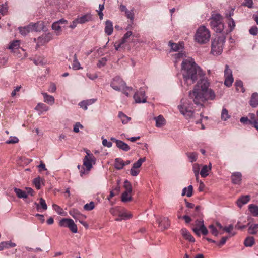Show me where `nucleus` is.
Here are the masks:
<instances>
[{
  "instance_id": "obj_33",
  "label": "nucleus",
  "mask_w": 258,
  "mask_h": 258,
  "mask_svg": "<svg viewBox=\"0 0 258 258\" xmlns=\"http://www.w3.org/2000/svg\"><path fill=\"white\" fill-rule=\"evenodd\" d=\"M121 199L123 202H127L132 201V191H124L121 195Z\"/></svg>"
},
{
  "instance_id": "obj_21",
  "label": "nucleus",
  "mask_w": 258,
  "mask_h": 258,
  "mask_svg": "<svg viewBox=\"0 0 258 258\" xmlns=\"http://www.w3.org/2000/svg\"><path fill=\"white\" fill-rule=\"evenodd\" d=\"M181 233L182 236L187 240L190 242H194L195 238L190 233V232L185 228H182L181 230Z\"/></svg>"
},
{
  "instance_id": "obj_59",
  "label": "nucleus",
  "mask_w": 258,
  "mask_h": 258,
  "mask_svg": "<svg viewBox=\"0 0 258 258\" xmlns=\"http://www.w3.org/2000/svg\"><path fill=\"white\" fill-rule=\"evenodd\" d=\"M242 5L247 7L249 8H251L253 7V1L245 0L244 2L243 3Z\"/></svg>"
},
{
  "instance_id": "obj_30",
  "label": "nucleus",
  "mask_w": 258,
  "mask_h": 258,
  "mask_svg": "<svg viewBox=\"0 0 258 258\" xmlns=\"http://www.w3.org/2000/svg\"><path fill=\"white\" fill-rule=\"evenodd\" d=\"M169 45L172 50L174 51H177L180 49H182L184 48L183 42H180L179 43H174L171 42H169Z\"/></svg>"
},
{
  "instance_id": "obj_35",
  "label": "nucleus",
  "mask_w": 258,
  "mask_h": 258,
  "mask_svg": "<svg viewBox=\"0 0 258 258\" xmlns=\"http://www.w3.org/2000/svg\"><path fill=\"white\" fill-rule=\"evenodd\" d=\"M193 194V187L191 185H189L187 187H185L182 190V196L186 195L188 197L192 196Z\"/></svg>"
},
{
  "instance_id": "obj_51",
  "label": "nucleus",
  "mask_w": 258,
  "mask_h": 258,
  "mask_svg": "<svg viewBox=\"0 0 258 258\" xmlns=\"http://www.w3.org/2000/svg\"><path fill=\"white\" fill-rule=\"evenodd\" d=\"M52 207L53 209L56 211V212L60 215H62L64 214V211L62 208H61L59 206L56 204H53Z\"/></svg>"
},
{
  "instance_id": "obj_38",
  "label": "nucleus",
  "mask_w": 258,
  "mask_h": 258,
  "mask_svg": "<svg viewBox=\"0 0 258 258\" xmlns=\"http://www.w3.org/2000/svg\"><path fill=\"white\" fill-rule=\"evenodd\" d=\"M72 69L74 70H79L82 69V67H81V64L77 59L76 54L74 55Z\"/></svg>"
},
{
  "instance_id": "obj_15",
  "label": "nucleus",
  "mask_w": 258,
  "mask_h": 258,
  "mask_svg": "<svg viewBox=\"0 0 258 258\" xmlns=\"http://www.w3.org/2000/svg\"><path fill=\"white\" fill-rule=\"evenodd\" d=\"M111 140L116 143V146L120 149L124 151H127L130 149L129 146L123 141L116 139L114 138H111Z\"/></svg>"
},
{
  "instance_id": "obj_44",
  "label": "nucleus",
  "mask_w": 258,
  "mask_h": 258,
  "mask_svg": "<svg viewBox=\"0 0 258 258\" xmlns=\"http://www.w3.org/2000/svg\"><path fill=\"white\" fill-rule=\"evenodd\" d=\"M236 89L238 91H241L242 93L245 92V89L243 87V83L241 80H236L235 83Z\"/></svg>"
},
{
  "instance_id": "obj_36",
  "label": "nucleus",
  "mask_w": 258,
  "mask_h": 258,
  "mask_svg": "<svg viewBox=\"0 0 258 258\" xmlns=\"http://www.w3.org/2000/svg\"><path fill=\"white\" fill-rule=\"evenodd\" d=\"M14 191L19 198L26 199L27 198V194L26 192L22 190L21 189L15 188Z\"/></svg>"
},
{
  "instance_id": "obj_48",
  "label": "nucleus",
  "mask_w": 258,
  "mask_h": 258,
  "mask_svg": "<svg viewBox=\"0 0 258 258\" xmlns=\"http://www.w3.org/2000/svg\"><path fill=\"white\" fill-rule=\"evenodd\" d=\"M19 139L15 136H11L9 139L6 141L7 144H16L19 142Z\"/></svg>"
},
{
  "instance_id": "obj_26",
  "label": "nucleus",
  "mask_w": 258,
  "mask_h": 258,
  "mask_svg": "<svg viewBox=\"0 0 258 258\" xmlns=\"http://www.w3.org/2000/svg\"><path fill=\"white\" fill-rule=\"evenodd\" d=\"M250 106L253 108H255L258 106V93H253L251 96L249 101Z\"/></svg>"
},
{
  "instance_id": "obj_10",
  "label": "nucleus",
  "mask_w": 258,
  "mask_h": 258,
  "mask_svg": "<svg viewBox=\"0 0 258 258\" xmlns=\"http://www.w3.org/2000/svg\"><path fill=\"white\" fill-rule=\"evenodd\" d=\"M125 85V82L121 78L116 77L112 80L110 86L114 90L120 91L121 89H123Z\"/></svg>"
},
{
  "instance_id": "obj_13",
  "label": "nucleus",
  "mask_w": 258,
  "mask_h": 258,
  "mask_svg": "<svg viewBox=\"0 0 258 258\" xmlns=\"http://www.w3.org/2000/svg\"><path fill=\"white\" fill-rule=\"evenodd\" d=\"M180 113L187 119L194 118L193 111L189 109L184 104H181L178 106Z\"/></svg>"
},
{
  "instance_id": "obj_64",
  "label": "nucleus",
  "mask_w": 258,
  "mask_h": 258,
  "mask_svg": "<svg viewBox=\"0 0 258 258\" xmlns=\"http://www.w3.org/2000/svg\"><path fill=\"white\" fill-rule=\"evenodd\" d=\"M107 62V59L105 57L102 58L98 61L97 66L98 67H101L105 65Z\"/></svg>"
},
{
  "instance_id": "obj_1",
  "label": "nucleus",
  "mask_w": 258,
  "mask_h": 258,
  "mask_svg": "<svg viewBox=\"0 0 258 258\" xmlns=\"http://www.w3.org/2000/svg\"><path fill=\"white\" fill-rule=\"evenodd\" d=\"M185 57V54L183 53L175 54L174 55L175 64L176 65L181 59H183L181 64V72L183 78L187 85H191L199 78L204 77L205 74L192 58L184 59Z\"/></svg>"
},
{
  "instance_id": "obj_46",
  "label": "nucleus",
  "mask_w": 258,
  "mask_h": 258,
  "mask_svg": "<svg viewBox=\"0 0 258 258\" xmlns=\"http://www.w3.org/2000/svg\"><path fill=\"white\" fill-rule=\"evenodd\" d=\"M19 30L20 31V33L24 36L26 35L30 32L31 31L29 25H28L24 27H20L19 28Z\"/></svg>"
},
{
  "instance_id": "obj_23",
  "label": "nucleus",
  "mask_w": 258,
  "mask_h": 258,
  "mask_svg": "<svg viewBox=\"0 0 258 258\" xmlns=\"http://www.w3.org/2000/svg\"><path fill=\"white\" fill-rule=\"evenodd\" d=\"M35 110L38 112L39 115H41L44 112L48 111L49 107L44 103H39L35 107Z\"/></svg>"
},
{
  "instance_id": "obj_58",
  "label": "nucleus",
  "mask_w": 258,
  "mask_h": 258,
  "mask_svg": "<svg viewBox=\"0 0 258 258\" xmlns=\"http://www.w3.org/2000/svg\"><path fill=\"white\" fill-rule=\"evenodd\" d=\"M132 90V88L131 87L126 86V84L125 85L124 88L123 89H121V91H122L123 94H124L126 96H128L129 93Z\"/></svg>"
},
{
  "instance_id": "obj_54",
  "label": "nucleus",
  "mask_w": 258,
  "mask_h": 258,
  "mask_svg": "<svg viewBox=\"0 0 258 258\" xmlns=\"http://www.w3.org/2000/svg\"><path fill=\"white\" fill-rule=\"evenodd\" d=\"M187 156L191 162L196 161L198 156L197 154L195 152L187 153Z\"/></svg>"
},
{
  "instance_id": "obj_42",
  "label": "nucleus",
  "mask_w": 258,
  "mask_h": 258,
  "mask_svg": "<svg viewBox=\"0 0 258 258\" xmlns=\"http://www.w3.org/2000/svg\"><path fill=\"white\" fill-rule=\"evenodd\" d=\"M20 42L19 40H15L10 43L8 48L13 51L18 49L20 48Z\"/></svg>"
},
{
  "instance_id": "obj_56",
  "label": "nucleus",
  "mask_w": 258,
  "mask_h": 258,
  "mask_svg": "<svg viewBox=\"0 0 258 258\" xmlns=\"http://www.w3.org/2000/svg\"><path fill=\"white\" fill-rule=\"evenodd\" d=\"M133 34V33L131 31H127L123 36L120 41L122 43H124L126 42L127 39Z\"/></svg>"
},
{
  "instance_id": "obj_49",
  "label": "nucleus",
  "mask_w": 258,
  "mask_h": 258,
  "mask_svg": "<svg viewBox=\"0 0 258 258\" xmlns=\"http://www.w3.org/2000/svg\"><path fill=\"white\" fill-rule=\"evenodd\" d=\"M146 160V158L145 157L139 159L136 162L134 163L133 165V167L134 168H138L139 169L142 163L145 162Z\"/></svg>"
},
{
  "instance_id": "obj_25",
  "label": "nucleus",
  "mask_w": 258,
  "mask_h": 258,
  "mask_svg": "<svg viewBox=\"0 0 258 258\" xmlns=\"http://www.w3.org/2000/svg\"><path fill=\"white\" fill-rule=\"evenodd\" d=\"M112 22L110 20H107L105 22V26L104 31L107 35H111L113 32Z\"/></svg>"
},
{
  "instance_id": "obj_16",
  "label": "nucleus",
  "mask_w": 258,
  "mask_h": 258,
  "mask_svg": "<svg viewBox=\"0 0 258 258\" xmlns=\"http://www.w3.org/2000/svg\"><path fill=\"white\" fill-rule=\"evenodd\" d=\"M250 199L249 195L241 196L236 201L237 206L241 208L244 205L248 203Z\"/></svg>"
},
{
  "instance_id": "obj_45",
  "label": "nucleus",
  "mask_w": 258,
  "mask_h": 258,
  "mask_svg": "<svg viewBox=\"0 0 258 258\" xmlns=\"http://www.w3.org/2000/svg\"><path fill=\"white\" fill-rule=\"evenodd\" d=\"M230 118V115L229 114L228 110L226 108H223L221 112V119L223 121H226Z\"/></svg>"
},
{
  "instance_id": "obj_24",
  "label": "nucleus",
  "mask_w": 258,
  "mask_h": 258,
  "mask_svg": "<svg viewBox=\"0 0 258 258\" xmlns=\"http://www.w3.org/2000/svg\"><path fill=\"white\" fill-rule=\"evenodd\" d=\"M77 18L79 24H84L92 20V15L89 13H87L81 17H78Z\"/></svg>"
},
{
  "instance_id": "obj_3",
  "label": "nucleus",
  "mask_w": 258,
  "mask_h": 258,
  "mask_svg": "<svg viewBox=\"0 0 258 258\" xmlns=\"http://www.w3.org/2000/svg\"><path fill=\"white\" fill-rule=\"evenodd\" d=\"M211 34L209 30L204 25H201L197 29L194 36L195 41L200 44H205L210 40Z\"/></svg>"
},
{
  "instance_id": "obj_60",
  "label": "nucleus",
  "mask_w": 258,
  "mask_h": 258,
  "mask_svg": "<svg viewBox=\"0 0 258 258\" xmlns=\"http://www.w3.org/2000/svg\"><path fill=\"white\" fill-rule=\"evenodd\" d=\"M140 172V169L138 168H134V167H132V168L131 169V174L133 176H137Z\"/></svg>"
},
{
  "instance_id": "obj_9",
  "label": "nucleus",
  "mask_w": 258,
  "mask_h": 258,
  "mask_svg": "<svg viewBox=\"0 0 258 258\" xmlns=\"http://www.w3.org/2000/svg\"><path fill=\"white\" fill-rule=\"evenodd\" d=\"M53 36L51 33H48L42 35L38 38H34V41L36 42L37 47L43 46L48 43L50 40H52Z\"/></svg>"
},
{
  "instance_id": "obj_47",
  "label": "nucleus",
  "mask_w": 258,
  "mask_h": 258,
  "mask_svg": "<svg viewBox=\"0 0 258 258\" xmlns=\"http://www.w3.org/2000/svg\"><path fill=\"white\" fill-rule=\"evenodd\" d=\"M200 169V165L198 164L195 163L193 165V171L195 173L196 180L198 181L199 179V170Z\"/></svg>"
},
{
  "instance_id": "obj_19",
  "label": "nucleus",
  "mask_w": 258,
  "mask_h": 258,
  "mask_svg": "<svg viewBox=\"0 0 258 258\" xmlns=\"http://www.w3.org/2000/svg\"><path fill=\"white\" fill-rule=\"evenodd\" d=\"M232 182L234 184H240L242 180V174L239 172L232 173L231 176Z\"/></svg>"
},
{
  "instance_id": "obj_37",
  "label": "nucleus",
  "mask_w": 258,
  "mask_h": 258,
  "mask_svg": "<svg viewBox=\"0 0 258 258\" xmlns=\"http://www.w3.org/2000/svg\"><path fill=\"white\" fill-rule=\"evenodd\" d=\"M125 165V163L121 158H116L115 160L114 167L118 170L121 169Z\"/></svg>"
},
{
  "instance_id": "obj_27",
  "label": "nucleus",
  "mask_w": 258,
  "mask_h": 258,
  "mask_svg": "<svg viewBox=\"0 0 258 258\" xmlns=\"http://www.w3.org/2000/svg\"><path fill=\"white\" fill-rule=\"evenodd\" d=\"M211 170V164L210 163L209 166L204 165L201 170L200 175L202 177H205L209 174V172Z\"/></svg>"
},
{
  "instance_id": "obj_20",
  "label": "nucleus",
  "mask_w": 258,
  "mask_h": 258,
  "mask_svg": "<svg viewBox=\"0 0 258 258\" xmlns=\"http://www.w3.org/2000/svg\"><path fill=\"white\" fill-rule=\"evenodd\" d=\"M233 15V10L229 12V14H226V17L228 18L227 24L230 31H232L235 27V23L234 20L231 18V16Z\"/></svg>"
},
{
  "instance_id": "obj_5",
  "label": "nucleus",
  "mask_w": 258,
  "mask_h": 258,
  "mask_svg": "<svg viewBox=\"0 0 258 258\" xmlns=\"http://www.w3.org/2000/svg\"><path fill=\"white\" fill-rule=\"evenodd\" d=\"M221 20L222 16L220 14L216 13L212 15L210 25L217 33H221L224 29V26Z\"/></svg>"
},
{
  "instance_id": "obj_22",
  "label": "nucleus",
  "mask_w": 258,
  "mask_h": 258,
  "mask_svg": "<svg viewBox=\"0 0 258 258\" xmlns=\"http://www.w3.org/2000/svg\"><path fill=\"white\" fill-rule=\"evenodd\" d=\"M133 215L131 213L126 211H123L118 214V218L116 219V221H120L122 220H127L132 218Z\"/></svg>"
},
{
  "instance_id": "obj_34",
  "label": "nucleus",
  "mask_w": 258,
  "mask_h": 258,
  "mask_svg": "<svg viewBox=\"0 0 258 258\" xmlns=\"http://www.w3.org/2000/svg\"><path fill=\"white\" fill-rule=\"evenodd\" d=\"M248 210L252 216L258 217V206L257 205L254 204L249 205Z\"/></svg>"
},
{
  "instance_id": "obj_53",
  "label": "nucleus",
  "mask_w": 258,
  "mask_h": 258,
  "mask_svg": "<svg viewBox=\"0 0 258 258\" xmlns=\"http://www.w3.org/2000/svg\"><path fill=\"white\" fill-rule=\"evenodd\" d=\"M95 207V204L93 202H90L89 203L86 204L84 206V209L86 211H91Z\"/></svg>"
},
{
  "instance_id": "obj_6",
  "label": "nucleus",
  "mask_w": 258,
  "mask_h": 258,
  "mask_svg": "<svg viewBox=\"0 0 258 258\" xmlns=\"http://www.w3.org/2000/svg\"><path fill=\"white\" fill-rule=\"evenodd\" d=\"M59 225L61 227L68 228L73 233H77L78 232L77 225L72 219H62L59 221Z\"/></svg>"
},
{
  "instance_id": "obj_7",
  "label": "nucleus",
  "mask_w": 258,
  "mask_h": 258,
  "mask_svg": "<svg viewBox=\"0 0 258 258\" xmlns=\"http://www.w3.org/2000/svg\"><path fill=\"white\" fill-rule=\"evenodd\" d=\"M85 151L86 155L83 159V165L88 169H91L93 165L96 163V158L92 154L90 153V151L88 149H85Z\"/></svg>"
},
{
  "instance_id": "obj_52",
  "label": "nucleus",
  "mask_w": 258,
  "mask_h": 258,
  "mask_svg": "<svg viewBox=\"0 0 258 258\" xmlns=\"http://www.w3.org/2000/svg\"><path fill=\"white\" fill-rule=\"evenodd\" d=\"M8 10V7L6 3L2 4L0 6V14L3 15L7 14Z\"/></svg>"
},
{
  "instance_id": "obj_4",
  "label": "nucleus",
  "mask_w": 258,
  "mask_h": 258,
  "mask_svg": "<svg viewBox=\"0 0 258 258\" xmlns=\"http://www.w3.org/2000/svg\"><path fill=\"white\" fill-rule=\"evenodd\" d=\"M224 43V36L216 37L212 41L211 53L214 55L221 54L223 51Z\"/></svg>"
},
{
  "instance_id": "obj_61",
  "label": "nucleus",
  "mask_w": 258,
  "mask_h": 258,
  "mask_svg": "<svg viewBox=\"0 0 258 258\" xmlns=\"http://www.w3.org/2000/svg\"><path fill=\"white\" fill-rule=\"evenodd\" d=\"M248 116L250 118V119L249 120V122L250 124L255 123V121H258V119H256L255 114L254 113H249Z\"/></svg>"
},
{
  "instance_id": "obj_28",
  "label": "nucleus",
  "mask_w": 258,
  "mask_h": 258,
  "mask_svg": "<svg viewBox=\"0 0 258 258\" xmlns=\"http://www.w3.org/2000/svg\"><path fill=\"white\" fill-rule=\"evenodd\" d=\"M44 97V101L50 105H53L55 102L53 96L47 94L46 93H42Z\"/></svg>"
},
{
  "instance_id": "obj_32",
  "label": "nucleus",
  "mask_w": 258,
  "mask_h": 258,
  "mask_svg": "<svg viewBox=\"0 0 258 258\" xmlns=\"http://www.w3.org/2000/svg\"><path fill=\"white\" fill-rule=\"evenodd\" d=\"M33 183L37 189H40L44 185V180L39 176L34 179Z\"/></svg>"
},
{
  "instance_id": "obj_39",
  "label": "nucleus",
  "mask_w": 258,
  "mask_h": 258,
  "mask_svg": "<svg viewBox=\"0 0 258 258\" xmlns=\"http://www.w3.org/2000/svg\"><path fill=\"white\" fill-rule=\"evenodd\" d=\"M118 116L120 118L121 122L124 124L128 123L131 120L130 117H128L122 112H119Z\"/></svg>"
},
{
  "instance_id": "obj_29",
  "label": "nucleus",
  "mask_w": 258,
  "mask_h": 258,
  "mask_svg": "<svg viewBox=\"0 0 258 258\" xmlns=\"http://www.w3.org/2000/svg\"><path fill=\"white\" fill-rule=\"evenodd\" d=\"M154 119L156 121V126L157 127H161L166 124V120L162 115L155 117Z\"/></svg>"
},
{
  "instance_id": "obj_43",
  "label": "nucleus",
  "mask_w": 258,
  "mask_h": 258,
  "mask_svg": "<svg viewBox=\"0 0 258 258\" xmlns=\"http://www.w3.org/2000/svg\"><path fill=\"white\" fill-rule=\"evenodd\" d=\"M254 243V238L251 236L246 237L244 241V244L246 247H251Z\"/></svg>"
},
{
  "instance_id": "obj_17",
  "label": "nucleus",
  "mask_w": 258,
  "mask_h": 258,
  "mask_svg": "<svg viewBox=\"0 0 258 258\" xmlns=\"http://www.w3.org/2000/svg\"><path fill=\"white\" fill-rule=\"evenodd\" d=\"M119 9L121 12H124L125 13V16L128 19H130L131 21L134 20V13L133 9L129 11L126 8V6L123 5H120L119 6Z\"/></svg>"
},
{
  "instance_id": "obj_62",
  "label": "nucleus",
  "mask_w": 258,
  "mask_h": 258,
  "mask_svg": "<svg viewBox=\"0 0 258 258\" xmlns=\"http://www.w3.org/2000/svg\"><path fill=\"white\" fill-rule=\"evenodd\" d=\"M246 227V226L243 223H242L240 221H238L236 225H235V228L237 229L240 230L244 229Z\"/></svg>"
},
{
  "instance_id": "obj_12",
  "label": "nucleus",
  "mask_w": 258,
  "mask_h": 258,
  "mask_svg": "<svg viewBox=\"0 0 258 258\" xmlns=\"http://www.w3.org/2000/svg\"><path fill=\"white\" fill-rule=\"evenodd\" d=\"M134 99L136 103H145L147 97L145 96V91L143 89H140L134 95Z\"/></svg>"
},
{
  "instance_id": "obj_63",
  "label": "nucleus",
  "mask_w": 258,
  "mask_h": 258,
  "mask_svg": "<svg viewBox=\"0 0 258 258\" xmlns=\"http://www.w3.org/2000/svg\"><path fill=\"white\" fill-rule=\"evenodd\" d=\"M83 126L79 122L76 123L74 126L73 131L75 133L79 132V128H83Z\"/></svg>"
},
{
  "instance_id": "obj_14",
  "label": "nucleus",
  "mask_w": 258,
  "mask_h": 258,
  "mask_svg": "<svg viewBox=\"0 0 258 258\" xmlns=\"http://www.w3.org/2000/svg\"><path fill=\"white\" fill-rule=\"evenodd\" d=\"M159 227L161 230H165L168 229L170 226V223L168 218L161 217L157 220Z\"/></svg>"
},
{
  "instance_id": "obj_40",
  "label": "nucleus",
  "mask_w": 258,
  "mask_h": 258,
  "mask_svg": "<svg viewBox=\"0 0 258 258\" xmlns=\"http://www.w3.org/2000/svg\"><path fill=\"white\" fill-rule=\"evenodd\" d=\"M37 210H38L40 207H41L44 210L47 209V206L44 199L41 198L40 199V204L37 203H34Z\"/></svg>"
},
{
  "instance_id": "obj_50",
  "label": "nucleus",
  "mask_w": 258,
  "mask_h": 258,
  "mask_svg": "<svg viewBox=\"0 0 258 258\" xmlns=\"http://www.w3.org/2000/svg\"><path fill=\"white\" fill-rule=\"evenodd\" d=\"M209 228L210 229V233L212 235L215 236H217L218 235V230L214 225H209Z\"/></svg>"
},
{
  "instance_id": "obj_55",
  "label": "nucleus",
  "mask_w": 258,
  "mask_h": 258,
  "mask_svg": "<svg viewBox=\"0 0 258 258\" xmlns=\"http://www.w3.org/2000/svg\"><path fill=\"white\" fill-rule=\"evenodd\" d=\"M123 187L125 188L126 191L132 192V186L128 181L125 180L124 182Z\"/></svg>"
},
{
  "instance_id": "obj_31",
  "label": "nucleus",
  "mask_w": 258,
  "mask_h": 258,
  "mask_svg": "<svg viewBox=\"0 0 258 258\" xmlns=\"http://www.w3.org/2000/svg\"><path fill=\"white\" fill-rule=\"evenodd\" d=\"M248 232L251 235L258 234V224H250L248 228Z\"/></svg>"
},
{
  "instance_id": "obj_2",
  "label": "nucleus",
  "mask_w": 258,
  "mask_h": 258,
  "mask_svg": "<svg viewBox=\"0 0 258 258\" xmlns=\"http://www.w3.org/2000/svg\"><path fill=\"white\" fill-rule=\"evenodd\" d=\"M209 86L210 83L206 79H201L193 90L189 92V97L196 105L202 106L206 101L215 98V93L209 88Z\"/></svg>"
},
{
  "instance_id": "obj_57",
  "label": "nucleus",
  "mask_w": 258,
  "mask_h": 258,
  "mask_svg": "<svg viewBox=\"0 0 258 258\" xmlns=\"http://www.w3.org/2000/svg\"><path fill=\"white\" fill-rule=\"evenodd\" d=\"M249 33L253 36H255L258 33V28L256 26H252L249 30Z\"/></svg>"
},
{
  "instance_id": "obj_11",
  "label": "nucleus",
  "mask_w": 258,
  "mask_h": 258,
  "mask_svg": "<svg viewBox=\"0 0 258 258\" xmlns=\"http://www.w3.org/2000/svg\"><path fill=\"white\" fill-rule=\"evenodd\" d=\"M196 227L192 229L194 232L200 236V232L203 235H206L208 234V230L204 225L203 221L197 220L195 221Z\"/></svg>"
},
{
  "instance_id": "obj_8",
  "label": "nucleus",
  "mask_w": 258,
  "mask_h": 258,
  "mask_svg": "<svg viewBox=\"0 0 258 258\" xmlns=\"http://www.w3.org/2000/svg\"><path fill=\"white\" fill-rule=\"evenodd\" d=\"M224 85L227 87H230L234 82L232 71L227 64L225 66L224 71Z\"/></svg>"
},
{
  "instance_id": "obj_41",
  "label": "nucleus",
  "mask_w": 258,
  "mask_h": 258,
  "mask_svg": "<svg viewBox=\"0 0 258 258\" xmlns=\"http://www.w3.org/2000/svg\"><path fill=\"white\" fill-rule=\"evenodd\" d=\"M52 28L57 35L60 34L62 29L58 22H54L52 25Z\"/></svg>"
},
{
  "instance_id": "obj_18",
  "label": "nucleus",
  "mask_w": 258,
  "mask_h": 258,
  "mask_svg": "<svg viewBox=\"0 0 258 258\" xmlns=\"http://www.w3.org/2000/svg\"><path fill=\"white\" fill-rule=\"evenodd\" d=\"M29 25L31 31H40L43 30L44 27V22L42 21L35 23H31Z\"/></svg>"
}]
</instances>
